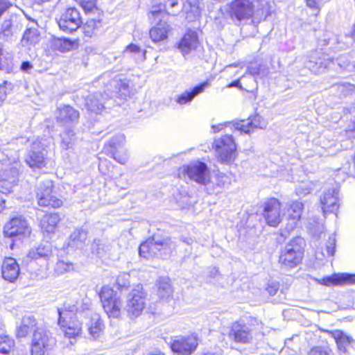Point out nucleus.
Returning <instances> with one entry per match:
<instances>
[{"label": "nucleus", "mask_w": 355, "mask_h": 355, "mask_svg": "<svg viewBox=\"0 0 355 355\" xmlns=\"http://www.w3.org/2000/svg\"><path fill=\"white\" fill-rule=\"evenodd\" d=\"M56 121L63 126L73 127L79 120L80 113L70 105H60L55 111Z\"/></svg>", "instance_id": "nucleus-16"}, {"label": "nucleus", "mask_w": 355, "mask_h": 355, "mask_svg": "<svg viewBox=\"0 0 355 355\" xmlns=\"http://www.w3.org/2000/svg\"><path fill=\"white\" fill-rule=\"evenodd\" d=\"M40 33L36 27H27L21 40V44L23 46L35 44L39 42Z\"/></svg>", "instance_id": "nucleus-36"}, {"label": "nucleus", "mask_w": 355, "mask_h": 355, "mask_svg": "<svg viewBox=\"0 0 355 355\" xmlns=\"http://www.w3.org/2000/svg\"><path fill=\"white\" fill-rule=\"evenodd\" d=\"M257 0H234L230 4V15L237 21L250 19L254 12Z\"/></svg>", "instance_id": "nucleus-12"}, {"label": "nucleus", "mask_w": 355, "mask_h": 355, "mask_svg": "<svg viewBox=\"0 0 355 355\" xmlns=\"http://www.w3.org/2000/svg\"><path fill=\"white\" fill-rule=\"evenodd\" d=\"M182 171L187 175L189 179L207 186L209 180V171L206 164L202 162L191 163L183 166Z\"/></svg>", "instance_id": "nucleus-15"}, {"label": "nucleus", "mask_w": 355, "mask_h": 355, "mask_svg": "<svg viewBox=\"0 0 355 355\" xmlns=\"http://www.w3.org/2000/svg\"><path fill=\"white\" fill-rule=\"evenodd\" d=\"M340 200L338 185L324 189L320 196V203L324 215L336 213L340 207Z\"/></svg>", "instance_id": "nucleus-11"}, {"label": "nucleus", "mask_w": 355, "mask_h": 355, "mask_svg": "<svg viewBox=\"0 0 355 355\" xmlns=\"http://www.w3.org/2000/svg\"><path fill=\"white\" fill-rule=\"evenodd\" d=\"M102 28V21L100 19H89L83 25V33L87 37H92Z\"/></svg>", "instance_id": "nucleus-41"}, {"label": "nucleus", "mask_w": 355, "mask_h": 355, "mask_svg": "<svg viewBox=\"0 0 355 355\" xmlns=\"http://www.w3.org/2000/svg\"><path fill=\"white\" fill-rule=\"evenodd\" d=\"M329 333L334 338L339 352L343 354L347 353V347L354 342V339L341 330L336 329Z\"/></svg>", "instance_id": "nucleus-30"}, {"label": "nucleus", "mask_w": 355, "mask_h": 355, "mask_svg": "<svg viewBox=\"0 0 355 355\" xmlns=\"http://www.w3.org/2000/svg\"><path fill=\"white\" fill-rule=\"evenodd\" d=\"M130 275L126 273L120 275L116 279V284L119 288H125L129 286Z\"/></svg>", "instance_id": "nucleus-53"}, {"label": "nucleus", "mask_w": 355, "mask_h": 355, "mask_svg": "<svg viewBox=\"0 0 355 355\" xmlns=\"http://www.w3.org/2000/svg\"><path fill=\"white\" fill-rule=\"evenodd\" d=\"M104 92H107L110 97L118 96L125 98L130 95V85L126 80L114 78L109 80L105 85Z\"/></svg>", "instance_id": "nucleus-19"}, {"label": "nucleus", "mask_w": 355, "mask_h": 355, "mask_svg": "<svg viewBox=\"0 0 355 355\" xmlns=\"http://www.w3.org/2000/svg\"><path fill=\"white\" fill-rule=\"evenodd\" d=\"M108 155H110L115 161H116L121 164H125L127 162L129 157L128 150L125 148L113 152L112 153L108 154Z\"/></svg>", "instance_id": "nucleus-49"}, {"label": "nucleus", "mask_w": 355, "mask_h": 355, "mask_svg": "<svg viewBox=\"0 0 355 355\" xmlns=\"http://www.w3.org/2000/svg\"><path fill=\"white\" fill-rule=\"evenodd\" d=\"M313 190V184L310 182H302L296 187V193L298 196H305Z\"/></svg>", "instance_id": "nucleus-50"}, {"label": "nucleus", "mask_w": 355, "mask_h": 355, "mask_svg": "<svg viewBox=\"0 0 355 355\" xmlns=\"http://www.w3.org/2000/svg\"><path fill=\"white\" fill-rule=\"evenodd\" d=\"M36 326L35 318L32 315H26L23 318L21 323L17 327L16 335L18 338L26 337Z\"/></svg>", "instance_id": "nucleus-35"}, {"label": "nucleus", "mask_w": 355, "mask_h": 355, "mask_svg": "<svg viewBox=\"0 0 355 355\" xmlns=\"http://www.w3.org/2000/svg\"><path fill=\"white\" fill-rule=\"evenodd\" d=\"M146 293L143 286L138 284L128 295L124 310L130 317H138L146 306Z\"/></svg>", "instance_id": "nucleus-7"}, {"label": "nucleus", "mask_w": 355, "mask_h": 355, "mask_svg": "<svg viewBox=\"0 0 355 355\" xmlns=\"http://www.w3.org/2000/svg\"><path fill=\"white\" fill-rule=\"evenodd\" d=\"M306 6L315 10H320L319 3L316 0H306Z\"/></svg>", "instance_id": "nucleus-57"}, {"label": "nucleus", "mask_w": 355, "mask_h": 355, "mask_svg": "<svg viewBox=\"0 0 355 355\" xmlns=\"http://www.w3.org/2000/svg\"><path fill=\"white\" fill-rule=\"evenodd\" d=\"M304 205L299 201H293L287 209L288 223L286 226V230L288 232L293 231L296 227L301 218Z\"/></svg>", "instance_id": "nucleus-24"}, {"label": "nucleus", "mask_w": 355, "mask_h": 355, "mask_svg": "<svg viewBox=\"0 0 355 355\" xmlns=\"http://www.w3.org/2000/svg\"><path fill=\"white\" fill-rule=\"evenodd\" d=\"M178 4V0H168L166 3V7L173 8Z\"/></svg>", "instance_id": "nucleus-61"}, {"label": "nucleus", "mask_w": 355, "mask_h": 355, "mask_svg": "<svg viewBox=\"0 0 355 355\" xmlns=\"http://www.w3.org/2000/svg\"><path fill=\"white\" fill-rule=\"evenodd\" d=\"M82 311L80 302H76L73 304L69 300L64 304V311L58 309V324L64 333V336L68 338H76L81 334L83 324L76 318H71L67 320V313L78 312Z\"/></svg>", "instance_id": "nucleus-3"}, {"label": "nucleus", "mask_w": 355, "mask_h": 355, "mask_svg": "<svg viewBox=\"0 0 355 355\" xmlns=\"http://www.w3.org/2000/svg\"><path fill=\"white\" fill-rule=\"evenodd\" d=\"M60 220V217L58 214H46L40 220L41 228L43 231L48 233H53Z\"/></svg>", "instance_id": "nucleus-33"}, {"label": "nucleus", "mask_w": 355, "mask_h": 355, "mask_svg": "<svg viewBox=\"0 0 355 355\" xmlns=\"http://www.w3.org/2000/svg\"><path fill=\"white\" fill-rule=\"evenodd\" d=\"M103 321L98 317L92 318L88 324L89 334L94 338H98L103 331Z\"/></svg>", "instance_id": "nucleus-44"}, {"label": "nucleus", "mask_w": 355, "mask_h": 355, "mask_svg": "<svg viewBox=\"0 0 355 355\" xmlns=\"http://www.w3.org/2000/svg\"><path fill=\"white\" fill-rule=\"evenodd\" d=\"M55 344L54 338L44 329L35 331L32 341L31 352L33 355H44Z\"/></svg>", "instance_id": "nucleus-10"}, {"label": "nucleus", "mask_w": 355, "mask_h": 355, "mask_svg": "<svg viewBox=\"0 0 355 355\" xmlns=\"http://www.w3.org/2000/svg\"><path fill=\"white\" fill-rule=\"evenodd\" d=\"M17 151L7 153L6 158L0 162V190L2 193L12 191L18 182V175L21 168Z\"/></svg>", "instance_id": "nucleus-1"}, {"label": "nucleus", "mask_w": 355, "mask_h": 355, "mask_svg": "<svg viewBox=\"0 0 355 355\" xmlns=\"http://www.w3.org/2000/svg\"><path fill=\"white\" fill-rule=\"evenodd\" d=\"M6 200L0 194V212H1L6 207Z\"/></svg>", "instance_id": "nucleus-64"}, {"label": "nucleus", "mask_w": 355, "mask_h": 355, "mask_svg": "<svg viewBox=\"0 0 355 355\" xmlns=\"http://www.w3.org/2000/svg\"><path fill=\"white\" fill-rule=\"evenodd\" d=\"M53 188V182L49 180L40 184L36 192V198L40 206L58 208L62 205V200L52 194Z\"/></svg>", "instance_id": "nucleus-9"}, {"label": "nucleus", "mask_w": 355, "mask_h": 355, "mask_svg": "<svg viewBox=\"0 0 355 355\" xmlns=\"http://www.w3.org/2000/svg\"><path fill=\"white\" fill-rule=\"evenodd\" d=\"M125 137L123 135L119 134L114 136L105 146V150L108 155L113 152L125 149L124 148Z\"/></svg>", "instance_id": "nucleus-39"}, {"label": "nucleus", "mask_w": 355, "mask_h": 355, "mask_svg": "<svg viewBox=\"0 0 355 355\" xmlns=\"http://www.w3.org/2000/svg\"><path fill=\"white\" fill-rule=\"evenodd\" d=\"M18 33V26L15 24L10 17L5 19L0 26V40L5 42L12 41L14 36Z\"/></svg>", "instance_id": "nucleus-29"}, {"label": "nucleus", "mask_w": 355, "mask_h": 355, "mask_svg": "<svg viewBox=\"0 0 355 355\" xmlns=\"http://www.w3.org/2000/svg\"><path fill=\"white\" fill-rule=\"evenodd\" d=\"M74 44V41L66 37L58 38L55 41V47L62 52L70 51Z\"/></svg>", "instance_id": "nucleus-47"}, {"label": "nucleus", "mask_w": 355, "mask_h": 355, "mask_svg": "<svg viewBox=\"0 0 355 355\" xmlns=\"http://www.w3.org/2000/svg\"><path fill=\"white\" fill-rule=\"evenodd\" d=\"M54 270L58 275H61L73 270V265L71 262L58 261L55 264Z\"/></svg>", "instance_id": "nucleus-48"}, {"label": "nucleus", "mask_w": 355, "mask_h": 355, "mask_svg": "<svg viewBox=\"0 0 355 355\" xmlns=\"http://www.w3.org/2000/svg\"><path fill=\"white\" fill-rule=\"evenodd\" d=\"M344 60H345V57H341L338 62V65L342 69L350 71L352 68H354V65L351 64L349 62L347 64L344 63V64L343 65L341 64V62Z\"/></svg>", "instance_id": "nucleus-58"}, {"label": "nucleus", "mask_w": 355, "mask_h": 355, "mask_svg": "<svg viewBox=\"0 0 355 355\" xmlns=\"http://www.w3.org/2000/svg\"><path fill=\"white\" fill-rule=\"evenodd\" d=\"M231 123L236 130L248 134L254 128L264 129L267 126V122L259 114L252 116L247 120L233 121Z\"/></svg>", "instance_id": "nucleus-20"}, {"label": "nucleus", "mask_w": 355, "mask_h": 355, "mask_svg": "<svg viewBox=\"0 0 355 355\" xmlns=\"http://www.w3.org/2000/svg\"><path fill=\"white\" fill-rule=\"evenodd\" d=\"M209 83L204 82L200 83L193 88L185 90L180 94L175 96V101L180 105H189L194 99L196 96L204 92L206 87H207Z\"/></svg>", "instance_id": "nucleus-25"}, {"label": "nucleus", "mask_w": 355, "mask_h": 355, "mask_svg": "<svg viewBox=\"0 0 355 355\" xmlns=\"http://www.w3.org/2000/svg\"><path fill=\"white\" fill-rule=\"evenodd\" d=\"M233 87L241 88V86L240 84V80H236L228 85V87Z\"/></svg>", "instance_id": "nucleus-63"}, {"label": "nucleus", "mask_w": 355, "mask_h": 355, "mask_svg": "<svg viewBox=\"0 0 355 355\" xmlns=\"http://www.w3.org/2000/svg\"><path fill=\"white\" fill-rule=\"evenodd\" d=\"M52 254V245L48 242L41 243L38 247L31 249L28 257L31 259H46Z\"/></svg>", "instance_id": "nucleus-34"}, {"label": "nucleus", "mask_w": 355, "mask_h": 355, "mask_svg": "<svg viewBox=\"0 0 355 355\" xmlns=\"http://www.w3.org/2000/svg\"><path fill=\"white\" fill-rule=\"evenodd\" d=\"M303 243L301 237L295 238L281 250L279 263L282 268L292 269L302 262L304 255Z\"/></svg>", "instance_id": "nucleus-4"}, {"label": "nucleus", "mask_w": 355, "mask_h": 355, "mask_svg": "<svg viewBox=\"0 0 355 355\" xmlns=\"http://www.w3.org/2000/svg\"><path fill=\"white\" fill-rule=\"evenodd\" d=\"M162 12V8L160 6L153 7L152 10L150 11V14L153 17H157Z\"/></svg>", "instance_id": "nucleus-60"}, {"label": "nucleus", "mask_w": 355, "mask_h": 355, "mask_svg": "<svg viewBox=\"0 0 355 355\" xmlns=\"http://www.w3.org/2000/svg\"><path fill=\"white\" fill-rule=\"evenodd\" d=\"M157 296L164 301L168 300L173 295V288L169 278L166 277H160L157 282Z\"/></svg>", "instance_id": "nucleus-32"}, {"label": "nucleus", "mask_w": 355, "mask_h": 355, "mask_svg": "<svg viewBox=\"0 0 355 355\" xmlns=\"http://www.w3.org/2000/svg\"><path fill=\"white\" fill-rule=\"evenodd\" d=\"M33 67V64L28 61L23 62L21 64V69L24 72H28L29 70L32 69Z\"/></svg>", "instance_id": "nucleus-59"}, {"label": "nucleus", "mask_w": 355, "mask_h": 355, "mask_svg": "<svg viewBox=\"0 0 355 355\" xmlns=\"http://www.w3.org/2000/svg\"><path fill=\"white\" fill-rule=\"evenodd\" d=\"M3 233L7 237L21 240L30 236L31 228L25 218L19 216L11 218L6 224Z\"/></svg>", "instance_id": "nucleus-8"}, {"label": "nucleus", "mask_w": 355, "mask_h": 355, "mask_svg": "<svg viewBox=\"0 0 355 355\" xmlns=\"http://www.w3.org/2000/svg\"><path fill=\"white\" fill-rule=\"evenodd\" d=\"M109 78L110 75L108 73H104L98 78V81L105 84V81L108 80Z\"/></svg>", "instance_id": "nucleus-62"}, {"label": "nucleus", "mask_w": 355, "mask_h": 355, "mask_svg": "<svg viewBox=\"0 0 355 355\" xmlns=\"http://www.w3.org/2000/svg\"><path fill=\"white\" fill-rule=\"evenodd\" d=\"M105 95L101 92H94L89 94L85 99V107L88 111L96 114H101L105 109V105L108 100L110 95L104 92Z\"/></svg>", "instance_id": "nucleus-22"}, {"label": "nucleus", "mask_w": 355, "mask_h": 355, "mask_svg": "<svg viewBox=\"0 0 355 355\" xmlns=\"http://www.w3.org/2000/svg\"><path fill=\"white\" fill-rule=\"evenodd\" d=\"M200 46L198 33L195 31L188 30L178 44V49L185 56Z\"/></svg>", "instance_id": "nucleus-21"}, {"label": "nucleus", "mask_w": 355, "mask_h": 355, "mask_svg": "<svg viewBox=\"0 0 355 355\" xmlns=\"http://www.w3.org/2000/svg\"><path fill=\"white\" fill-rule=\"evenodd\" d=\"M175 248L176 244L171 238L156 233L140 245L139 253L144 258L159 257L165 259L171 255Z\"/></svg>", "instance_id": "nucleus-2"}, {"label": "nucleus", "mask_w": 355, "mask_h": 355, "mask_svg": "<svg viewBox=\"0 0 355 355\" xmlns=\"http://www.w3.org/2000/svg\"><path fill=\"white\" fill-rule=\"evenodd\" d=\"M61 146L64 149L71 148L75 141V133L71 129L66 130L62 135Z\"/></svg>", "instance_id": "nucleus-46"}, {"label": "nucleus", "mask_w": 355, "mask_h": 355, "mask_svg": "<svg viewBox=\"0 0 355 355\" xmlns=\"http://www.w3.org/2000/svg\"><path fill=\"white\" fill-rule=\"evenodd\" d=\"M80 5L86 12H93L96 9L95 0H82Z\"/></svg>", "instance_id": "nucleus-51"}, {"label": "nucleus", "mask_w": 355, "mask_h": 355, "mask_svg": "<svg viewBox=\"0 0 355 355\" xmlns=\"http://www.w3.org/2000/svg\"><path fill=\"white\" fill-rule=\"evenodd\" d=\"M91 250L92 254H96L99 258H103L110 250V246L104 241L96 239L92 243Z\"/></svg>", "instance_id": "nucleus-42"}, {"label": "nucleus", "mask_w": 355, "mask_h": 355, "mask_svg": "<svg viewBox=\"0 0 355 355\" xmlns=\"http://www.w3.org/2000/svg\"><path fill=\"white\" fill-rule=\"evenodd\" d=\"M39 144L37 143H34L33 144V149L38 147ZM26 164L33 168H40L45 166V160L43 153L41 151H35L34 150H31L26 158Z\"/></svg>", "instance_id": "nucleus-31"}, {"label": "nucleus", "mask_w": 355, "mask_h": 355, "mask_svg": "<svg viewBox=\"0 0 355 355\" xmlns=\"http://www.w3.org/2000/svg\"><path fill=\"white\" fill-rule=\"evenodd\" d=\"M87 239V232L83 229H76L70 236L69 245L73 248H82Z\"/></svg>", "instance_id": "nucleus-38"}, {"label": "nucleus", "mask_w": 355, "mask_h": 355, "mask_svg": "<svg viewBox=\"0 0 355 355\" xmlns=\"http://www.w3.org/2000/svg\"><path fill=\"white\" fill-rule=\"evenodd\" d=\"M170 31V25L167 22L161 21L150 30V37L154 43L164 41L167 40L168 34Z\"/></svg>", "instance_id": "nucleus-28"}, {"label": "nucleus", "mask_w": 355, "mask_h": 355, "mask_svg": "<svg viewBox=\"0 0 355 355\" xmlns=\"http://www.w3.org/2000/svg\"><path fill=\"white\" fill-rule=\"evenodd\" d=\"M212 148L218 162L230 164L236 157V146L232 135H225L214 140Z\"/></svg>", "instance_id": "nucleus-5"}, {"label": "nucleus", "mask_w": 355, "mask_h": 355, "mask_svg": "<svg viewBox=\"0 0 355 355\" xmlns=\"http://www.w3.org/2000/svg\"><path fill=\"white\" fill-rule=\"evenodd\" d=\"M336 238L334 236H329L326 245L325 249L321 248V252H316V258L322 259L323 257H332L335 252Z\"/></svg>", "instance_id": "nucleus-43"}, {"label": "nucleus", "mask_w": 355, "mask_h": 355, "mask_svg": "<svg viewBox=\"0 0 355 355\" xmlns=\"http://www.w3.org/2000/svg\"><path fill=\"white\" fill-rule=\"evenodd\" d=\"M103 307L109 318H119L124 310L122 299L108 286H103L99 293Z\"/></svg>", "instance_id": "nucleus-6"}, {"label": "nucleus", "mask_w": 355, "mask_h": 355, "mask_svg": "<svg viewBox=\"0 0 355 355\" xmlns=\"http://www.w3.org/2000/svg\"><path fill=\"white\" fill-rule=\"evenodd\" d=\"M2 277L10 282H15L19 275V266L12 257L4 259L1 266Z\"/></svg>", "instance_id": "nucleus-27"}, {"label": "nucleus", "mask_w": 355, "mask_h": 355, "mask_svg": "<svg viewBox=\"0 0 355 355\" xmlns=\"http://www.w3.org/2000/svg\"><path fill=\"white\" fill-rule=\"evenodd\" d=\"M230 340L237 343L247 344L252 340L253 335L250 328L244 323L236 322L232 323L228 333Z\"/></svg>", "instance_id": "nucleus-17"}, {"label": "nucleus", "mask_w": 355, "mask_h": 355, "mask_svg": "<svg viewBox=\"0 0 355 355\" xmlns=\"http://www.w3.org/2000/svg\"><path fill=\"white\" fill-rule=\"evenodd\" d=\"M279 290V284L271 282L267 287V291L270 295H275Z\"/></svg>", "instance_id": "nucleus-55"}, {"label": "nucleus", "mask_w": 355, "mask_h": 355, "mask_svg": "<svg viewBox=\"0 0 355 355\" xmlns=\"http://www.w3.org/2000/svg\"><path fill=\"white\" fill-rule=\"evenodd\" d=\"M15 346L14 340L7 335L0 336V355H10Z\"/></svg>", "instance_id": "nucleus-45"}, {"label": "nucleus", "mask_w": 355, "mask_h": 355, "mask_svg": "<svg viewBox=\"0 0 355 355\" xmlns=\"http://www.w3.org/2000/svg\"><path fill=\"white\" fill-rule=\"evenodd\" d=\"M9 84L7 81H3L2 84L0 85V106L2 105L3 101H5L7 96V85Z\"/></svg>", "instance_id": "nucleus-54"}, {"label": "nucleus", "mask_w": 355, "mask_h": 355, "mask_svg": "<svg viewBox=\"0 0 355 355\" xmlns=\"http://www.w3.org/2000/svg\"><path fill=\"white\" fill-rule=\"evenodd\" d=\"M329 349L328 347L316 346L311 349L308 355H329Z\"/></svg>", "instance_id": "nucleus-52"}, {"label": "nucleus", "mask_w": 355, "mask_h": 355, "mask_svg": "<svg viewBox=\"0 0 355 355\" xmlns=\"http://www.w3.org/2000/svg\"><path fill=\"white\" fill-rule=\"evenodd\" d=\"M232 183V177L221 172L217 173L211 181L208 180L206 189L208 193H218Z\"/></svg>", "instance_id": "nucleus-23"}, {"label": "nucleus", "mask_w": 355, "mask_h": 355, "mask_svg": "<svg viewBox=\"0 0 355 355\" xmlns=\"http://www.w3.org/2000/svg\"><path fill=\"white\" fill-rule=\"evenodd\" d=\"M198 345V339L195 336H178L171 343V349L175 355H191Z\"/></svg>", "instance_id": "nucleus-13"}, {"label": "nucleus", "mask_w": 355, "mask_h": 355, "mask_svg": "<svg viewBox=\"0 0 355 355\" xmlns=\"http://www.w3.org/2000/svg\"><path fill=\"white\" fill-rule=\"evenodd\" d=\"M333 63L332 60L324 58H319L316 61L310 60L306 64V67L310 69L314 73H321L324 70L330 67V64Z\"/></svg>", "instance_id": "nucleus-40"}, {"label": "nucleus", "mask_w": 355, "mask_h": 355, "mask_svg": "<svg viewBox=\"0 0 355 355\" xmlns=\"http://www.w3.org/2000/svg\"><path fill=\"white\" fill-rule=\"evenodd\" d=\"M319 284L325 286L347 285L355 284V275L347 273H334L321 279H317Z\"/></svg>", "instance_id": "nucleus-26"}, {"label": "nucleus", "mask_w": 355, "mask_h": 355, "mask_svg": "<svg viewBox=\"0 0 355 355\" xmlns=\"http://www.w3.org/2000/svg\"><path fill=\"white\" fill-rule=\"evenodd\" d=\"M263 217L270 226L276 227L282 220L281 203L276 198H270L265 202Z\"/></svg>", "instance_id": "nucleus-18"}, {"label": "nucleus", "mask_w": 355, "mask_h": 355, "mask_svg": "<svg viewBox=\"0 0 355 355\" xmlns=\"http://www.w3.org/2000/svg\"><path fill=\"white\" fill-rule=\"evenodd\" d=\"M183 10L186 13V19L189 21H193L197 19L200 15V10L198 1H187L184 3Z\"/></svg>", "instance_id": "nucleus-37"}, {"label": "nucleus", "mask_w": 355, "mask_h": 355, "mask_svg": "<svg viewBox=\"0 0 355 355\" xmlns=\"http://www.w3.org/2000/svg\"><path fill=\"white\" fill-rule=\"evenodd\" d=\"M141 52V49L136 44H130L126 47V49L124 51V53H138Z\"/></svg>", "instance_id": "nucleus-56"}, {"label": "nucleus", "mask_w": 355, "mask_h": 355, "mask_svg": "<svg viewBox=\"0 0 355 355\" xmlns=\"http://www.w3.org/2000/svg\"><path fill=\"white\" fill-rule=\"evenodd\" d=\"M60 28L66 33L76 31L82 24L79 11L76 8H67L58 20Z\"/></svg>", "instance_id": "nucleus-14"}]
</instances>
